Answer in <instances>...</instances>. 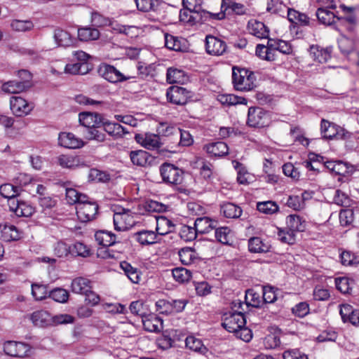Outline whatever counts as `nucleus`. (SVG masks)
<instances>
[{"label": "nucleus", "instance_id": "f257e3e1", "mask_svg": "<svg viewBox=\"0 0 359 359\" xmlns=\"http://www.w3.org/2000/svg\"><path fill=\"white\" fill-rule=\"evenodd\" d=\"M255 75L252 72L245 68L233 67L232 69V82L237 90L248 91L255 86Z\"/></svg>", "mask_w": 359, "mask_h": 359}, {"label": "nucleus", "instance_id": "f03ea898", "mask_svg": "<svg viewBox=\"0 0 359 359\" xmlns=\"http://www.w3.org/2000/svg\"><path fill=\"white\" fill-rule=\"evenodd\" d=\"M163 182L168 185H180L184 179V171L170 163H163L159 168Z\"/></svg>", "mask_w": 359, "mask_h": 359}, {"label": "nucleus", "instance_id": "7ed1b4c3", "mask_svg": "<svg viewBox=\"0 0 359 359\" xmlns=\"http://www.w3.org/2000/svg\"><path fill=\"white\" fill-rule=\"evenodd\" d=\"M270 114L259 107H251L248 109L247 125L251 128H264L269 125Z\"/></svg>", "mask_w": 359, "mask_h": 359}, {"label": "nucleus", "instance_id": "20e7f679", "mask_svg": "<svg viewBox=\"0 0 359 359\" xmlns=\"http://www.w3.org/2000/svg\"><path fill=\"white\" fill-rule=\"evenodd\" d=\"M320 133L323 138L345 140L351 137V133L337 124L323 118L320 123Z\"/></svg>", "mask_w": 359, "mask_h": 359}, {"label": "nucleus", "instance_id": "39448f33", "mask_svg": "<svg viewBox=\"0 0 359 359\" xmlns=\"http://www.w3.org/2000/svg\"><path fill=\"white\" fill-rule=\"evenodd\" d=\"M192 91L186 88L172 86L167 89V100L171 104L176 105L186 104L193 97Z\"/></svg>", "mask_w": 359, "mask_h": 359}, {"label": "nucleus", "instance_id": "423d86ee", "mask_svg": "<svg viewBox=\"0 0 359 359\" xmlns=\"http://www.w3.org/2000/svg\"><path fill=\"white\" fill-rule=\"evenodd\" d=\"M246 324L245 315L241 311L226 313L223 318L222 325L229 332L239 331Z\"/></svg>", "mask_w": 359, "mask_h": 359}, {"label": "nucleus", "instance_id": "0eeeda50", "mask_svg": "<svg viewBox=\"0 0 359 359\" xmlns=\"http://www.w3.org/2000/svg\"><path fill=\"white\" fill-rule=\"evenodd\" d=\"M114 214V225L116 231H127L130 229L135 223L133 213L128 209L119 208Z\"/></svg>", "mask_w": 359, "mask_h": 359}, {"label": "nucleus", "instance_id": "6e6552de", "mask_svg": "<svg viewBox=\"0 0 359 359\" xmlns=\"http://www.w3.org/2000/svg\"><path fill=\"white\" fill-rule=\"evenodd\" d=\"M4 351L8 355L12 357H28L32 353V348L28 344L15 341H7L4 344Z\"/></svg>", "mask_w": 359, "mask_h": 359}, {"label": "nucleus", "instance_id": "1a4fd4ad", "mask_svg": "<svg viewBox=\"0 0 359 359\" xmlns=\"http://www.w3.org/2000/svg\"><path fill=\"white\" fill-rule=\"evenodd\" d=\"M98 73L102 78L112 83L123 82L133 78L125 76L115 67L105 63L100 66Z\"/></svg>", "mask_w": 359, "mask_h": 359}, {"label": "nucleus", "instance_id": "9d476101", "mask_svg": "<svg viewBox=\"0 0 359 359\" xmlns=\"http://www.w3.org/2000/svg\"><path fill=\"white\" fill-rule=\"evenodd\" d=\"M11 109L16 116H24L30 113L33 109L32 103H29L26 100L19 96H13L10 100Z\"/></svg>", "mask_w": 359, "mask_h": 359}, {"label": "nucleus", "instance_id": "9b49d317", "mask_svg": "<svg viewBox=\"0 0 359 359\" xmlns=\"http://www.w3.org/2000/svg\"><path fill=\"white\" fill-rule=\"evenodd\" d=\"M98 205L95 202L86 203L76 206V215L82 222H87L95 218Z\"/></svg>", "mask_w": 359, "mask_h": 359}, {"label": "nucleus", "instance_id": "f8f14e48", "mask_svg": "<svg viewBox=\"0 0 359 359\" xmlns=\"http://www.w3.org/2000/svg\"><path fill=\"white\" fill-rule=\"evenodd\" d=\"M227 48V46L224 41L208 35L205 38V49L208 54L212 55H222Z\"/></svg>", "mask_w": 359, "mask_h": 359}, {"label": "nucleus", "instance_id": "ddd939ff", "mask_svg": "<svg viewBox=\"0 0 359 359\" xmlns=\"http://www.w3.org/2000/svg\"><path fill=\"white\" fill-rule=\"evenodd\" d=\"M9 210L17 217H30L35 212L34 208L24 201L11 200L8 203Z\"/></svg>", "mask_w": 359, "mask_h": 359}, {"label": "nucleus", "instance_id": "4468645a", "mask_svg": "<svg viewBox=\"0 0 359 359\" xmlns=\"http://www.w3.org/2000/svg\"><path fill=\"white\" fill-rule=\"evenodd\" d=\"M339 8L344 13V15L339 16L338 15L337 20L347 22L348 24L347 29L349 32H353L358 24V18L355 13V7L340 4Z\"/></svg>", "mask_w": 359, "mask_h": 359}, {"label": "nucleus", "instance_id": "2eb2a0df", "mask_svg": "<svg viewBox=\"0 0 359 359\" xmlns=\"http://www.w3.org/2000/svg\"><path fill=\"white\" fill-rule=\"evenodd\" d=\"M22 232L14 225L8 223L0 224V239L5 242L20 239Z\"/></svg>", "mask_w": 359, "mask_h": 359}, {"label": "nucleus", "instance_id": "dca6fc26", "mask_svg": "<svg viewBox=\"0 0 359 359\" xmlns=\"http://www.w3.org/2000/svg\"><path fill=\"white\" fill-rule=\"evenodd\" d=\"M101 127H102V130L108 133L114 139L122 138L126 134L129 133L127 128L118 123L102 121Z\"/></svg>", "mask_w": 359, "mask_h": 359}, {"label": "nucleus", "instance_id": "f3484780", "mask_svg": "<svg viewBox=\"0 0 359 359\" xmlns=\"http://www.w3.org/2000/svg\"><path fill=\"white\" fill-rule=\"evenodd\" d=\"M58 144L67 149H77L83 146V141L72 133L62 132L59 134Z\"/></svg>", "mask_w": 359, "mask_h": 359}, {"label": "nucleus", "instance_id": "a211bd4d", "mask_svg": "<svg viewBox=\"0 0 359 359\" xmlns=\"http://www.w3.org/2000/svg\"><path fill=\"white\" fill-rule=\"evenodd\" d=\"M102 118L97 113L82 112L79 114V122L86 129L101 127Z\"/></svg>", "mask_w": 359, "mask_h": 359}, {"label": "nucleus", "instance_id": "6ab92c4d", "mask_svg": "<svg viewBox=\"0 0 359 359\" xmlns=\"http://www.w3.org/2000/svg\"><path fill=\"white\" fill-rule=\"evenodd\" d=\"M194 225L198 234H204L216 229L218 222L208 217H201L195 220Z\"/></svg>", "mask_w": 359, "mask_h": 359}, {"label": "nucleus", "instance_id": "aec40b11", "mask_svg": "<svg viewBox=\"0 0 359 359\" xmlns=\"http://www.w3.org/2000/svg\"><path fill=\"white\" fill-rule=\"evenodd\" d=\"M56 163L63 168L74 169L84 165V163L78 156L62 154L57 157Z\"/></svg>", "mask_w": 359, "mask_h": 359}, {"label": "nucleus", "instance_id": "412c9836", "mask_svg": "<svg viewBox=\"0 0 359 359\" xmlns=\"http://www.w3.org/2000/svg\"><path fill=\"white\" fill-rule=\"evenodd\" d=\"M145 330L150 332H159L163 330V320L154 314H147L142 318Z\"/></svg>", "mask_w": 359, "mask_h": 359}, {"label": "nucleus", "instance_id": "4be33fe9", "mask_svg": "<svg viewBox=\"0 0 359 359\" xmlns=\"http://www.w3.org/2000/svg\"><path fill=\"white\" fill-rule=\"evenodd\" d=\"M332 48H323L318 45H312L309 48V54L313 59L320 63L328 61L331 57Z\"/></svg>", "mask_w": 359, "mask_h": 359}, {"label": "nucleus", "instance_id": "5701e85b", "mask_svg": "<svg viewBox=\"0 0 359 359\" xmlns=\"http://www.w3.org/2000/svg\"><path fill=\"white\" fill-rule=\"evenodd\" d=\"M248 29L250 34L260 39H267L269 35V30L267 27L260 21L252 20L248 22Z\"/></svg>", "mask_w": 359, "mask_h": 359}, {"label": "nucleus", "instance_id": "b1692460", "mask_svg": "<svg viewBox=\"0 0 359 359\" xmlns=\"http://www.w3.org/2000/svg\"><path fill=\"white\" fill-rule=\"evenodd\" d=\"M95 238L98 245L109 247L116 243V236L111 231L99 230L95 233Z\"/></svg>", "mask_w": 359, "mask_h": 359}, {"label": "nucleus", "instance_id": "393cba45", "mask_svg": "<svg viewBox=\"0 0 359 359\" xmlns=\"http://www.w3.org/2000/svg\"><path fill=\"white\" fill-rule=\"evenodd\" d=\"M205 151L212 156L222 157L228 154L229 147L224 142H216L204 147Z\"/></svg>", "mask_w": 359, "mask_h": 359}, {"label": "nucleus", "instance_id": "a878e982", "mask_svg": "<svg viewBox=\"0 0 359 359\" xmlns=\"http://www.w3.org/2000/svg\"><path fill=\"white\" fill-rule=\"evenodd\" d=\"M130 158L134 165L141 167L150 164L152 161V156L144 150L131 151Z\"/></svg>", "mask_w": 359, "mask_h": 359}, {"label": "nucleus", "instance_id": "bb28decb", "mask_svg": "<svg viewBox=\"0 0 359 359\" xmlns=\"http://www.w3.org/2000/svg\"><path fill=\"white\" fill-rule=\"evenodd\" d=\"M135 139L147 149L159 148L161 144L159 136L154 134H145L144 137L140 135H136Z\"/></svg>", "mask_w": 359, "mask_h": 359}, {"label": "nucleus", "instance_id": "cd10ccee", "mask_svg": "<svg viewBox=\"0 0 359 359\" xmlns=\"http://www.w3.org/2000/svg\"><path fill=\"white\" fill-rule=\"evenodd\" d=\"M92 69V65L88 62L67 64L65 67V72L70 74H86Z\"/></svg>", "mask_w": 359, "mask_h": 359}, {"label": "nucleus", "instance_id": "c85d7f7f", "mask_svg": "<svg viewBox=\"0 0 359 359\" xmlns=\"http://www.w3.org/2000/svg\"><path fill=\"white\" fill-rule=\"evenodd\" d=\"M22 191L21 188L18 185L11 183H5L0 186V194L5 198H8V202L11 200H16Z\"/></svg>", "mask_w": 359, "mask_h": 359}, {"label": "nucleus", "instance_id": "c756f323", "mask_svg": "<svg viewBox=\"0 0 359 359\" xmlns=\"http://www.w3.org/2000/svg\"><path fill=\"white\" fill-rule=\"evenodd\" d=\"M120 266L133 283L138 284L140 283L142 273L137 268L133 266L127 262H121Z\"/></svg>", "mask_w": 359, "mask_h": 359}, {"label": "nucleus", "instance_id": "7c9ffc66", "mask_svg": "<svg viewBox=\"0 0 359 359\" xmlns=\"http://www.w3.org/2000/svg\"><path fill=\"white\" fill-rule=\"evenodd\" d=\"M185 345L187 348L202 355H205L208 352V348L204 346L201 339L193 335L186 338Z\"/></svg>", "mask_w": 359, "mask_h": 359}, {"label": "nucleus", "instance_id": "2f4dec72", "mask_svg": "<svg viewBox=\"0 0 359 359\" xmlns=\"http://www.w3.org/2000/svg\"><path fill=\"white\" fill-rule=\"evenodd\" d=\"M133 238L141 245H147L156 243V233L153 231L142 230L133 234Z\"/></svg>", "mask_w": 359, "mask_h": 359}, {"label": "nucleus", "instance_id": "473e14b6", "mask_svg": "<svg viewBox=\"0 0 359 359\" xmlns=\"http://www.w3.org/2000/svg\"><path fill=\"white\" fill-rule=\"evenodd\" d=\"M29 88L18 79L3 83L1 90L7 93L17 94L28 90Z\"/></svg>", "mask_w": 359, "mask_h": 359}, {"label": "nucleus", "instance_id": "72a5a7b5", "mask_svg": "<svg viewBox=\"0 0 359 359\" xmlns=\"http://www.w3.org/2000/svg\"><path fill=\"white\" fill-rule=\"evenodd\" d=\"M72 291L74 293L85 294L91 289L90 281L83 277L74 278L72 282Z\"/></svg>", "mask_w": 359, "mask_h": 359}, {"label": "nucleus", "instance_id": "f704fd0d", "mask_svg": "<svg viewBox=\"0 0 359 359\" xmlns=\"http://www.w3.org/2000/svg\"><path fill=\"white\" fill-rule=\"evenodd\" d=\"M316 16L322 24L330 25L334 22L335 18L337 19L338 11L334 13L324 7H320L316 11Z\"/></svg>", "mask_w": 359, "mask_h": 359}, {"label": "nucleus", "instance_id": "c9c22d12", "mask_svg": "<svg viewBox=\"0 0 359 359\" xmlns=\"http://www.w3.org/2000/svg\"><path fill=\"white\" fill-rule=\"evenodd\" d=\"M221 212L226 218L237 219L241 217L243 210L234 203H225L221 205Z\"/></svg>", "mask_w": 359, "mask_h": 359}, {"label": "nucleus", "instance_id": "e433bc0d", "mask_svg": "<svg viewBox=\"0 0 359 359\" xmlns=\"http://www.w3.org/2000/svg\"><path fill=\"white\" fill-rule=\"evenodd\" d=\"M54 39L58 46H70L74 43V39L67 31L57 28L54 32Z\"/></svg>", "mask_w": 359, "mask_h": 359}, {"label": "nucleus", "instance_id": "4c0bfd02", "mask_svg": "<svg viewBox=\"0 0 359 359\" xmlns=\"http://www.w3.org/2000/svg\"><path fill=\"white\" fill-rule=\"evenodd\" d=\"M78 37L83 41L96 40L100 37V32L90 27H81L78 29Z\"/></svg>", "mask_w": 359, "mask_h": 359}, {"label": "nucleus", "instance_id": "58836bf2", "mask_svg": "<svg viewBox=\"0 0 359 359\" xmlns=\"http://www.w3.org/2000/svg\"><path fill=\"white\" fill-rule=\"evenodd\" d=\"M175 225L172 222L165 217H161L156 219V231L159 235H165L173 231Z\"/></svg>", "mask_w": 359, "mask_h": 359}, {"label": "nucleus", "instance_id": "ea45409f", "mask_svg": "<svg viewBox=\"0 0 359 359\" xmlns=\"http://www.w3.org/2000/svg\"><path fill=\"white\" fill-rule=\"evenodd\" d=\"M248 249L253 253H262L268 252L269 246L264 243L260 238L252 237L248 241Z\"/></svg>", "mask_w": 359, "mask_h": 359}, {"label": "nucleus", "instance_id": "a19ab883", "mask_svg": "<svg viewBox=\"0 0 359 359\" xmlns=\"http://www.w3.org/2000/svg\"><path fill=\"white\" fill-rule=\"evenodd\" d=\"M215 236L217 241L223 245H231L232 238L231 230L228 227H216L215 229Z\"/></svg>", "mask_w": 359, "mask_h": 359}, {"label": "nucleus", "instance_id": "79ce46f5", "mask_svg": "<svg viewBox=\"0 0 359 359\" xmlns=\"http://www.w3.org/2000/svg\"><path fill=\"white\" fill-rule=\"evenodd\" d=\"M218 100L221 104L228 106L236 105L238 104H247L248 103L246 98L232 94L220 95L218 96Z\"/></svg>", "mask_w": 359, "mask_h": 359}, {"label": "nucleus", "instance_id": "37998d69", "mask_svg": "<svg viewBox=\"0 0 359 359\" xmlns=\"http://www.w3.org/2000/svg\"><path fill=\"white\" fill-rule=\"evenodd\" d=\"M138 11L150 12L157 10L159 6L158 0H134Z\"/></svg>", "mask_w": 359, "mask_h": 359}, {"label": "nucleus", "instance_id": "c03bdc74", "mask_svg": "<svg viewBox=\"0 0 359 359\" xmlns=\"http://www.w3.org/2000/svg\"><path fill=\"white\" fill-rule=\"evenodd\" d=\"M50 313L46 311H36L32 313L30 320L36 325L43 327L47 325L49 322Z\"/></svg>", "mask_w": 359, "mask_h": 359}, {"label": "nucleus", "instance_id": "a18cd8bd", "mask_svg": "<svg viewBox=\"0 0 359 359\" xmlns=\"http://www.w3.org/2000/svg\"><path fill=\"white\" fill-rule=\"evenodd\" d=\"M186 75L184 71L168 68L166 74L167 81L170 83H177L184 82Z\"/></svg>", "mask_w": 359, "mask_h": 359}, {"label": "nucleus", "instance_id": "49530a36", "mask_svg": "<svg viewBox=\"0 0 359 359\" xmlns=\"http://www.w3.org/2000/svg\"><path fill=\"white\" fill-rule=\"evenodd\" d=\"M49 292L48 285H46L38 283H33L32 285V294L34 298L37 301L43 300L48 297Z\"/></svg>", "mask_w": 359, "mask_h": 359}, {"label": "nucleus", "instance_id": "de8ad7c7", "mask_svg": "<svg viewBox=\"0 0 359 359\" xmlns=\"http://www.w3.org/2000/svg\"><path fill=\"white\" fill-rule=\"evenodd\" d=\"M88 177L91 180L102 183L108 182L111 180V175L109 172L97 168L90 169Z\"/></svg>", "mask_w": 359, "mask_h": 359}, {"label": "nucleus", "instance_id": "09e8293b", "mask_svg": "<svg viewBox=\"0 0 359 359\" xmlns=\"http://www.w3.org/2000/svg\"><path fill=\"white\" fill-rule=\"evenodd\" d=\"M48 297L57 302L65 303L68 300L69 292L63 288L56 287L50 291Z\"/></svg>", "mask_w": 359, "mask_h": 359}, {"label": "nucleus", "instance_id": "8fccbe9b", "mask_svg": "<svg viewBox=\"0 0 359 359\" xmlns=\"http://www.w3.org/2000/svg\"><path fill=\"white\" fill-rule=\"evenodd\" d=\"M172 274L174 279L178 283H183L188 282L191 277V272L185 268H175L172 271Z\"/></svg>", "mask_w": 359, "mask_h": 359}, {"label": "nucleus", "instance_id": "3c124183", "mask_svg": "<svg viewBox=\"0 0 359 359\" xmlns=\"http://www.w3.org/2000/svg\"><path fill=\"white\" fill-rule=\"evenodd\" d=\"M353 280L347 277H339L335 279V285L337 289L343 294L350 293L351 290V284Z\"/></svg>", "mask_w": 359, "mask_h": 359}, {"label": "nucleus", "instance_id": "603ef678", "mask_svg": "<svg viewBox=\"0 0 359 359\" xmlns=\"http://www.w3.org/2000/svg\"><path fill=\"white\" fill-rule=\"evenodd\" d=\"M197 234L194 226L182 225L179 232L180 238L185 241H194L196 238Z\"/></svg>", "mask_w": 359, "mask_h": 359}, {"label": "nucleus", "instance_id": "864d4df0", "mask_svg": "<svg viewBox=\"0 0 359 359\" xmlns=\"http://www.w3.org/2000/svg\"><path fill=\"white\" fill-rule=\"evenodd\" d=\"M257 209L260 212L271 215L278 211V206L275 202L267 201L257 203Z\"/></svg>", "mask_w": 359, "mask_h": 359}, {"label": "nucleus", "instance_id": "5fc2aeb1", "mask_svg": "<svg viewBox=\"0 0 359 359\" xmlns=\"http://www.w3.org/2000/svg\"><path fill=\"white\" fill-rule=\"evenodd\" d=\"M256 55L265 60L273 61L275 60L274 50L264 45L258 44L256 47Z\"/></svg>", "mask_w": 359, "mask_h": 359}, {"label": "nucleus", "instance_id": "6e6d98bb", "mask_svg": "<svg viewBox=\"0 0 359 359\" xmlns=\"http://www.w3.org/2000/svg\"><path fill=\"white\" fill-rule=\"evenodd\" d=\"M11 27L17 32H27L32 29L34 24L31 20H13L11 23Z\"/></svg>", "mask_w": 359, "mask_h": 359}, {"label": "nucleus", "instance_id": "4d7b16f0", "mask_svg": "<svg viewBox=\"0 0 359 359\" xmlns=\"http://www.w3.org/2000/svg\"><path fill=\"white\" fill-rule=\"evenodd\" d=\"M71 247V254L83 257H88L91 255L90 250L88 246L81 242H76Z\"/></svg>", "mask_w": 359, "mask_h": 359}, {"label": "nucleus", "instance_id": "13d9d810", "mask_svg": "<svg viewBox=\"0 0 359 359\" xmlns=\"http://www.w3.org/2000/svg\"><path fill=\"white\" fill-rule=\"evenodd\" d=\"M101 127H94L90 129H86L85 133L88 140H94L98 142H102L106 139L105 134L99 130Z\"/></svg>", "mask_w": 359, "mask_h": 359}, {"label": "nucleus", "instance_id": "bf43d9fd", "mask_svg": "<svg viewBox=\"0 0 359 359\" xmlns=\"http://www.w3.org/2000/svg\"><path fill=\"white\" fill-rule=\"evenodd\" d=\"M333 200L337 205L343 207H350L352 203L351 199L339 189L335 191Z\"/></svg>", "mask_w": 359, "mask_h": 359}, {"label": "nucleus", "instance_id": "052dcab7", "mask_svg": "<svg viewBox=\"0 0 359 359\" xmlns=\"http://www.w3.org/2000/svg\"><path fill=\"white\" fill-rule=\"evenodd\" d=\"M354 220V212L352 209H342L339 212V222L341 226H347Z\"/></svg>", "mask_w": 359, "mask_h": 359}, {"label": "nucleus", "instance_id": "680f3d73", "mask_svg": "<svg viewBox=\"0 0 359 359\" xmlns=\"http://www.w3.org/2000/svg\"><path fill=\"white\" fill-rule=\"evenodd\" d=\"M165 45L170 50L175 51L182 50L180 41L177 37L168 34L165 35Z\"/></svg>", "mask_w": 359, "mask_h": 359}, {"label": "nucleus", "instance_id": "e2e57ef3", "mask_svg": "<svg viewBox=\"0 0 359 359\" xmlns=\"http://www.w3.org/2000/svg\"><path fill=\"white\" fill-rule=\"evenodd\" d=\"M232 163L235 169L238 170L237 182L241 184H248L249 182L246 175L248 173L245 168L238 161H233Z\"/></svg>", "mask_w": 359, "mask_h": 359}, {"label": "nucleus", "instance_id": "0e129e2a", "mask_svg": "<svg viewBox=\"0 0 359 359\" xmlns=\"http://www.w3.org/2000/svg\"><path fill=\"white\" fill-rule=\"evenodd\" d=\"M91 22L95 27H104L110 24V20L101 13L93 11L91 13Z\"/></svg>", "mask_w": 359, "mask_h": 359}, {"label": "nucleus", "instance_id": "69168bd1", "mask_svg": "<svg viewBox=\"0 0 359 359\" xmlns=\"http://www.w3.org/2000/svg\"><path fill=\"white\" fill-rule=\"evenodd\" d=\"M69 182H62V186L65 188L66 200L68 203L76 204L79 191L75 189L68 187Z\"/></svg>", "mask_w": 359, "mask_h": 359}, {"label": "nucleus", "instance_id": "338daca9", "mask_svg": "<svg viewBox=\"0 0 359 359\" xmlns=\"http://www.w3.org/2000/svg\"><path fill=\"white\" fill-rule=\"evenodd\" d=\"M262 298L266 304L273 303L277 298L275 288L269 285L264 286L262 288Z\"/></svg>", "mask_w": 359, "mask_h": 359}, {"label": "nucleus", "instance_id": "774afa93", "mask_svg": "<svg viewBox=\"0 0 359 359\" xmlns=\"http://www.w3.org/2000/svg\"><path fill=\"white\" fill-rule=\"evenodd\" d=\"M54 253L57 257H67L71 254V247L62 241H59L55 245Z\"/></svg>", "mask_w": 359, "mask_h": 359}]
</instances>
